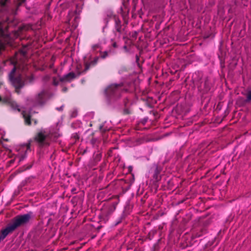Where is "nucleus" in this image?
<instances>
[{"mask_svg": "<svg viewBox=\"0 0 251 251\" xmlns=\"http://www.w3.org/2000/svg\"><path fill=\"white\" fill-rule=\"evenodd\" d=\"M33 217V213L31 211L25 214L18 215L12 219L7 226L12 232L17 228L28 223Z\"/></svg>", "mask_w": 251, "mask_h": 251, "instance_id": "obj_1", "label": "nucleus"}, {"mask_svg": "<svg viewBox=\"0 0 251 251\" xmlns=\"http://www.w3.org/2000/svg\"><path fill=\"white\" fill-rule=\"evenodd\" d=\"M16 64L17 63H15L14 68L9 74V79L15 88L16 91L19 93L20 89L25 85V80L21 75L16 74Z\"/></svg>", "mask_w": 251, "mask_h": 251, "instance_id": "obj_2", "label": "nucleus"}, {"mask_svg": "<svg viewBox=\"0 0 251 251\" xmlns=\"http://www.w3.org/2000/svg\"><path fill=\"white\" fill-rule=\"evenodd\" d=\"M49 98V91L43 89L35 96L31 100V103L34 107H42L45 105Z\"/></svg>", "mask_w": 251, "mask_h": 251, "instance_id": "obj_3", "label": "nucleus"}, {"mask_svg": "<svg viewBox=\"0 0 251 251\" xmlns=\"http://www.w3.org/2000/svg\"><path fill=\"white\" fill-rule=\"evenodd\" d=\"M118 202H113L108 204L103 208L100 218L101 222L105 223L108 221L109 217L114 212L116 208Z\"/></svg>", "mask_w": 251, "mask_h": 251, "instance_id": "obj_4", "label": "nucleus"}, {"mask_svg": "<svg viewBox=\"0 0 251 251\" xmlns=\"http://www.w3.org/2000/svg\"><path fill=\"white\" fill-rule=\"evenodd\" d=\"M123 86L122 82L111 84L105 89V94L108 97H119Z\"/></svg>", "mask_w": 251, "mask_h": 251, "instance_id": "obj_5", "label": "nucleus"}, {"mask_svg": "<svg viewBox=\"0 0 251 251\" xmlns=\"http://www.w3.org/2000/svg\"><path fill=\"white\" fill-rule=\"evenodd\" d=\"M47 134L46 132L41 130L38 132L33 138L34 141L36 142L40 147H43L44 146H49L50 143L47 140Z\"/></svg>", "mask_w": 251, "mask_h": 251, "instance_id": "obj_6", "label": "nucleus"}, {"mask_svg": "<svg viewBox=\"0 0 251 251\" xmlns=\"http://www.w3.org/2000/svg\"><path fill=\"white\" fill-rule=\"evenodd\" d=\"M99 59L100 57L96 56L93 60L88 61L86 60V57H85L84 58V65L85 67L84 71L86 72L89 70L90 68L95 66L97 64Z\"/></svg>", "mask_w": 251, "mask_h": 251, "instance_id": "obj_7", "label": "nucleus"}, {"mask_svg": "<svg viewBox=\"0 0 251 251\" xmlns=\"http://www.w3.org/2000/svg\"><path fill=\"white\" fill-rule=\"evenodd\" d=\"M114 19L115 21V28L116 31L119 33V35H118V38H119L120 37V34L123 31L121 21L118 17L116 16L114 17Z\"/></svg>", "mask_w": 251, "mask_h": 251, "instance_id": "obj_8", "label": "nucleus"}, {"mask_svg": "<svg viewBox=\"0 0 251 251\" xmlns=\"http://www.w3.org/2000/svg\"><path fill=\"white\" fill-rule=\"evenodd\" d=\"M75 77V74L73 72H70L67 75H63L59 78L60 82H70Z\"/></svg>", "mask_w": 251, "mask_h": 251, "instance_id": "obj_9", "label": "nucleus"}, {"mask_svg": "<svg viewBox=\"0 0 251 251\" xmlns=\"http://www.w3.org/2000/svg\"><path fill=\"white\" fill-rule=\"evenodd\" d=\"M11 231L7 226L5 228L1 229L0 232V242L2 241L9 233H11Z\"/></svg>", "mask_w": 251, "mask_h": 251, "instance_id": "obj_10", "label": "nucleus"}, {"mask_svg": "<svg viewBox=\"0 0 251 251\" xmlns=\"http://www.w3.org/2000/svg\"><path fill=\"white\" fill-rule=\"evenodd\" d=\"M22 114L25 120V124L30 126L31 125V116L25 111H23Z\"/></svg>", "mask_w": 251, "mask_h": 251, "instance_id": "obj_11", "label": "nucleus"}, {"mask_svg": "<svg viewBox=\"0 0 251 251\" xmlns=\"http://www.w3.org/2000/svg\"><path fill=\"white\" fill-rule=\"evenodd\" d=\"M161 171V169L160 167L157 166L154 170L153 177L156 181H158L161 179V176L160 175Z\"/></svg>", "mask_w": 251, "mask_h": 251, "instance_id": "obj_12", "label": "nucleus"}, {"mask_svg": "<svg viewBox=\"0 0 251 251\" xmlns=\"http://www.w3.org/2000/svg\"><path fill=\"white\" fill-rule=\"evenodd\" d=\"M157 233V230L156 229H152L151 230L148 234L147 236L146 239H148L149 240H151L154 237V236Z\"/></svg>", "mask_w": 251, "mask_h": 251, "instance_id": "obj_13", "label": "nucleus"}, {"mask_svg": "<svg viewBox=\"0 0 251 251\" xmlns=\"http://www.w3.org/2000/svg\"><path fill=\"white\" fill-rule=\"evenodd\" d=\"M246 99L245 101L249 102L251 101V88L247 91V94H246Z\"/></svg>", "mask_w": 251, "mask_h": 251, "instance_id": "obj_14", "label": "nucleus"}, {"mask_svg": "<svg viewBox=\"0 0 251 251\" xmlns=\"http://www.w3.org/2000/svg\"><path fill=\"white\" fill-rule=\"evenodd\" d=\"M112 51L111 50H109V51H104L103 52H101V51H100V58H101L102 59H105L106 58L108 55V53L111 52Z\"/></svg>", "mask_w": 251, "mask_h": 251, "instance_id": "obj_15", "label": "nucleus"}, {"mask_svg": "<svg viewBox=\"0 0 251 251\" xmlns=\"http://www.w3.org/2000/svg\"><path fill=\"white\" fill-rule=\"evenodd\" d=\"M101 158V153H97L94 156V161L95 163L97 164Z\"/></svg>", "mask_w": 251, "mask_h": 251, "instance_id": "obj_16", "label": "nucleus"}, {"mask_svg": "<svg viewBox=\"0 0 251 251\" xmlns=\"http://www.w3.org/2000/svg\"><path fill=\"white\" fill-rule=\"evenodd\" d=\"M204 91L207 92L210 89V86L209 84V81L207 79L205 80L204 82Z\"/></svg>", "mask_w": 251, "mask_h": 251, "instance_id": "obj_17", "label": "nucleus"}, {"mask_svg": "<svg viewBox=\"0 0 251 251\" xmlns=\"http://www.w3.org/2000/svg\"><path fill=\"white\" fill-rule=\"evenodd\" d=\"M11 106L14 110H17L18 111H20V109L18 105L15 102H12L11 103Z\"/></svg>", "mask_w": 251, "mask_h": 251, "instance_id": "obj_18", "label": "nucleus"}, {"mask_svg": "<svg viewBox=\"0 0 251 251\" xmlns=\"http://www.w3.org/2000/svg\"><path fill=\"white\" fill-rule=\"evenodd\" d=\"M151 251H159V246L158 243H155L152 248H151Z\"/></svg>", "mask_w": 251, "mask_h": 251, "instance_id": "obj_19", "label": "nucleus"}, {"mask_svg": "<svg viewBox=\"0 0 251 251\" xmlns=\"http://www.w3.org/2000/svg\"><path fill=\"white\" fill-rule=\"evenodd\" d=\"M92 49L93 51H97L98 49L100 50V51L101 50V47L99 44L93 45L92 47Z\"/></svg>", "mask_w": 251, "mask_h": 251, "instance_id": "obj_20", "label": "nucleus"}, {"mask_svg": "<svg viewBox=\"0 0 251 251\" xmlns=\"http://www.w3.org/2000/svg\"><path fill=\"white\" fill-rule=\"evenodd\" d=\"M110 41L111 42V46L113 48L115 49H117L118 48V45H117V42L114 39H111Z\"/></svg>", "mask_w": 251, "mask_h": 251, "instance_id": "obj_21", "label": "nucleus"}, {"mask_svg": "<svg viewBox=\"0 0 251 251\" xmlns=\"http://www.w3.org/2000/svg\"><path fill=\"white\" fill-rule=\"evenodd\" d=\"M60 80H58L55 77L52 78V84L54 86H57L59 84Z\"/></svg>", "mask_w": 251, "mask_h": 251, "instance_id": "obj_22", "label": "nucleus"}, {"mask_svg": "<svg viewBox=\"0 0 251 251\" xmlns=\"http://www.w3.org/2000/svg\"><path fill=\"white\" fill-rule=\"evenodd\" d=\"M18 0V1L16 5L17 9L25 1V0Z\"/></svg>", "mask_w": 251, "mask_h": 251, "instance_id": "obj_23", "label": "nucleus"}, {"mask_svg": "<svg viewBox=\"0 0 251 251\" xmlns=\"http://www.w3.org/2000/svg\"><path fill=\"white\" fill-rule=\"evenodd\" d=\"M148 120V118H143V119H142L141 120V124H142L143 126L145 125V124H146V123L147 122Z\"/></svg>", "mask_w": 251, "mask_h": 251, "instance_id": "obj_24", "label": "nucleus"}, {"mask_svg": "<svg viewBox=\"0 0 251 251\" xmlns=\"http://www.w3.org/2000/svg\"><path fill=\"white\" fill-rule=\"evenodd\" d=\"M122 16H123V20L124 21L125 23L126 24H127V21H126L127 15L125 14H124L123 13H122Z\"/></svg>", "mask_w": 251, "mask_h": 251, "instance_id": "obj_25", "label": "nucleus"}, {"mask_svg": "<svg viewBox=\"0 0 251 251\" xmlns=\"http://www.w3.org/2000/svg\"><path fill=\"white\" fill-rule=\"evenodd\" d=\"M139 60H140V57L139 55L136 54V62L139 67H140Z\"/></svg>", "mask_w": 251, "mask_h": 251, "instance_id": "obj_26", "label": "nucleus"}, {"mask_svg": "<svg viewBox=\"0 0 251 251\" xmlns=\"http://www.w3.org/2000/svg\"><path fill=\"white\" fill-rule=\"evenodd\" d=\"M50 78V77L49 75H46L45 76H44L43 78V81H44L45 82H46V81H48V80H49Z\"/></svg>", "mask_w": 251, "mask_h": 251, "instance_id": "obj_27", "label": "nucleus"}, {"mask_svg": "<svg viewBox=\"0 0 251 251\" xmlns=\"http://www.w3.org/2000/svg\"><path fill=\"white\" fill-rule=\"evenodd\" d=\"M8 0H0V4L1 6H4Z\"/></svg>", "mask_w": 251, "mask_h": 251, "instance_id": "obj_28", "label": "nucleus"}, {"mask_svg": "<svg viewBox=\"0 0 251 251\" xmlns=\"http://www.w3.org/2000/svg\"><path fill=\"white\" fill-rule=\"evenodd\" d=\"M124 114L126 115L129 114H130V111L128 109H125L124 110Z\"/></svg>", "mask_w": 251, "mask_h": 251, "instance_id": "obj_29", "label": "nucleus"}, {"mask_svg": "<svg viewBox=\"0 0 251 251\" xmlns=\"http://www.w3.org/2000/svg\"><path fill=\"white\" fill-rule=\"evenodd\" d=\"M3 34V28L2 27L1 23H0V34L2 35Z\"/></svg>", "mask_w": 251, "mask_h": 251, "instance_id": "obj_30", "label": "nucleus"}, {"mask_svg": "<svg viewBox=\"0 0 251 251\" xmlns=\"http://www.w3.org/2000/svg\"><path fill=\"white\" fill-rule=\"evenodd\" d=\"M30 145H31V144H30V141H29V142H28V143H27V145H26V148H27V150H28V149H30Z\"/></svg>", "mask_w": 251, "mask_h": 251, "instance_id": "obj_31", "label": "nucleus"}, {"mask_svg": "<svg viewBox=\"0 0 251 251\" xmlns=\"http://www.w3.org/2000/svg\"><path fill=\"white\" fill-rule=\"evenodd\" d=\"M56 109H57V110H58L59 111H62L63 109V106L62 105L59 108H57Z\"/></svg>", "mask_w": 251, "mask_h": 251, "instance_id": "obj_32", "label": "nucleus"}, {"mask_svg": "<svg viewBox=\"0 0 251 251\" xmlns=\"http://www.w3.org/2000/svg\"><path fill=\"white\" fill-rule=\"evenodd\" d=\"M68 90V89L67 87H64L63 89H62V91L64 92H67Z\"/></svg>", "mask_w": 251, "mask_h": 251, "instance_id": "obj_33", "label": "nucleus"}, {"mask_svg": "<svg viewBox=\"0 0 251 251\" xmlns=\"http://www.w3.org/2000/svg\"><path fill=\"white\" fill-rule=\"evenodd\" d=\"M124 49L126 51H128V50H127V47L126 46H124V47H123Z\"/></svg>", "mask_w": 251, "mask_h": 251, "instance_id": "obj_34", "label": "nucleus"}, {"mask_svg": "<svg viewBox=\"0 0 251 251\" xmlns=\"http://www.w3.org/2000/svg\"><path fill=\"white\" fill-rule=\"evenodd\" d=\"M76 115V114L75 112H74L73 114H72V116L74 117H75Z\"/></svg>", "mask_w": 251, "mask_h": 251, "instance_id": "obj_35", "label": "nucleus"}, {"mask_svg": "<svg viewBox=\"0 0 251 251\" xmlns=\"http://www.w3.org/2000/svg\"><path fill=\"white\" fill-rule=\"evenodd\" d=\"M31 167H32V165H29V166H28V167L25 169V170H26V169H30Z\"/></svg>", "mask_w": 251, "mask_h": 251, "instance_id": "obj_36", "label": "nucleus"}, {"mask_svg": "<svg viewBox=\"0 0 251 251\" xmlns=\"http://www.w3.org/2000/svg\"><path fill=\"white\" fill-rule=\"evenodd\" d=\"M188 246V244L187 243H186V245H183V248H185Z\"/></svg>", "mask_w": 251, "mask_h": 251, "instance_id": "obj_37", "label": "nucleus"}, {"mask_svg": "<svg viewBox=\"0 0 251 251\" xmlns=\"http://www.w3.org/2000/svg\"><path fill=\"white\" fill-rule=\"evenodd\" d=\"M126 3L125 1L124 2H123V5L125 7L126 6Z\"/></svg>", "mask_w": 251, "mask_h": 251, "instance_id": "obj_38", "label": "nucleus"}, {"mask_svg": "<svg viewBox=\"0 0 251 251\" xmlns=\"http://www.w3.org/2000/svg\"><path fill=\"white\" fill-rule=\"evenodd\" d=\"M51 220V218H49V220H48V223H49Z\"/></svg>", "mask_w": 251, "mask_h": 251, "instance_id": "obj_39", "label": "nucleus"}, {"mask_svg": "<svg viewBox=\"0 0 251 251\" xmlns=\"http://www.w3.org/2000/svg\"><path fill=\"white\" fill-rule=\"evenodd\" d=\"M86 152V150H84L82 153V154H84Z\"/></svg>", "mask_w": 251, "mask_h": 251, "instance_id": "obj_40", "label": "nucleus"}, {"mask_svg": "<svg viewBox=\"0 0 251 251\" xmlns=\"http://www.w3.org/2000/svg\"><path fill=\"white\" fill-rule=\"evenodd\" d=\"M131 169H132V167H129V170H130L131 171Z\"/></svg>", "mask_w": 251, "mask_h": 251, "instance_id": "obj_41", "label": "nucleus"}, {"mask_svg": "<svg viewBox=\"0 0 251 251\" xmlns=\"http://www.w3.org/2000/svg\"><path fill=\"white\" fill-rule=\"evenodd\" d=\"M123 70H124V71H126V68H123Z\"/></svg>", "mask_w": 251, "mask_h": 251, "instance_id": "obj_42", "label": "nucleus"}, {"mask_svg": "<svg viewBox=\"0 0 251 251\" xmlns=\"http://www.w3.org/2000/svg\"><path fill=\"white\" fill-rule=\"evenodd\" d=\"M123 71L122 70H119V72L121 73V72H122Z\"/></svg>", "mask_w": 251, "mask_h": 251, "instance_id": "obj_43", "label": "nucleus"}]
</instances>
